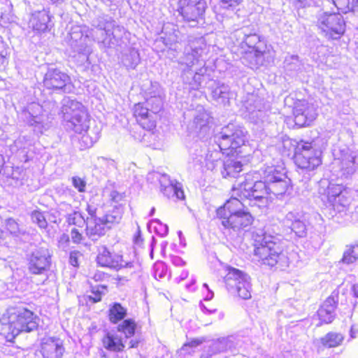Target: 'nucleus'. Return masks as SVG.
Returning a JSON list of instances; mask_svg holds the SVG:
<instances>
[{
  "label": "nucleus",
  "instance_id": "1",
  "mask_svg": "<svg viewBox=\"0 0 358 358\" xmlns=\"http://www.w3.org/2000/svg\"><path fill=\"white\" fill-rule=\"evenodd\" d=\"M231 196L215 211V218L224 229L239 231L251 227L255 217L241 200H248L250 207L266 206L274 194L264 180H255L249 174L244 180L231 187Z\"/></svg>",
  "mask_w": 358,
  "mask_h": 358
},
{
  "label": "nucleus",
  "instance_id": "2",
  "mask_svg": "<svg viewBox=\"0 0 358 358\" xmlns=\"http://www.w3.org/2000/svg\"><path fill=\"white\" fill-rule=\"evenodd\" d=\"M0 334L7 342L14 343L22 332H31L38 327V317L25 307L10 306L0 317Z\"/></svg>",
  "mask_w": 358,
  "mask_h": 358
},
{
  "label": "nucleus",
  "instance_id": "3",
  "mask_svg": "<svg viewBox=\"0 0 358 358\" xmlns=\"http://www.w3.org/2000/svg\"><path fill=\"white\" fill-rule=\"evenodd\" d=\"M86 211L90 216L85 229V235L93 241H97L104 236L113 225L119 224L121 221V215L119 213L114 214L106 213L103 217H97V208L87 204Z\"/></svg>",
  "mask_w": 358,
  "mask_h": 358
},
{
  "label": "nucleus",
  "instance_id": "4",
  "mask_svg": "<svg viewBox=\"0 0 358 358\" xmlns=\"http://www.w3.org/2000/svg\"><path fill=\"white\" fill-rule=\"evenodd\" d=\"M292 159L298 169L313 171L322 164V151L316 148L313 141L301 140L294 147Z\"/></svg>",
  "mask_w": 358,
  "mask_h": 358
},
{
  "label": "nucleus",
  "instance_id": "5",
  "mask_svg": "<svg viewBox=\"0 0 358 358\" xmlns=\"http://www.w3.org/2000/svg\"><path fill=\"white\" fill-rule=\"evenodd\" d=\"M245 134L238 126L228 124L215 136V143L220 152L227 155L234 154L245 144Z\"/></svg>",
  "mask_w": 358,
  "mask_h": 358
},
{
  "label": "nucleus",
  "instance_id": "6",
  "mask_svg": "<svg viewBox=\"0 0 358 358\" xmlns=\"http://www.w3.org/2000/svg\"><path fill=\"white\" fill-rule=\"evenodd\" d=\"M254 255L265 265L274 266L277 263L278 254L275 250V243L272 237L265 234H255L252 235Z\"/></svg>",
  "mask_w": 358,
  "mask_h": 358
},
{
  "label": "nucleus",
  "instance_id": "7",
  "mask_svg": "<svg viewBox=\"0 0 358 358\" xmlns=\"http://www.w3.org/2000/svg\"><path fill=\"white\" fill-rule=\"evenodd\" d=\"M206 0H177V11L187 22L198 23L205 18Z\"/></svg>",
  "mask_w": 358,
  "mask_h": 358
},
{
  "label": "nucleus",
  "instance_id": "8",
  "mask_svg": "<svg viewBox=\"0 0 358 358\" xmlns=\"http://www.w3.org/2000/svg\"><path fill=\"white\" fill-rule=\"evenodd\" d=\"M64 117L72 124L76 131H86L87 110L78 101L71 100L62 106Z\"/></svg>",
  "mask_w": 358,
  "mask_h": 358
},
{
  "label": "nucleus",
  "instance_id": "9",
  "mask_svg": "<svg viewBox=\"0 0 358 358\" xmlns=\"http://www.w3.org/2000/svg\"><path fill=\"white\" fill-rule=\"evenodd\" d=\"M43 85L51 92H65L73 85L70 76L58 68H54L48 69L44 74Z\"/></svg>",
  "mask_w": 358,
  "mask_h": 358
},
{
  "label": "nucleus",
  "instance_id": "10",
  "mask_svg": "<svg viewBox=\"0 0 358 358\" xmlns=\"http://www.w3.org/2000/svg\"><path fill=\"white\" fill-rule=\"evenodd\" d=\"M292 115L297 127L310 126L317 116L312 104L305 99H297L294 102Z\"/></svg>",
  "mask_w": 358,
  "mask_h": 358
},
{
  "label": "nucleus",
  "instance_id": "11",
  "mask_svg": "<svg viewBox=\"0 0 358 358\" xmlns=\"http://www.w3.org/2000/svg\"><path fill=\"white\" fill-rule=\"evenodd\" d=\"M326 194L328 201L335 210L340 212L349 206L350 193L343 185L329 183L327 187Z\"/></svg>",
  "mask_w": 358,
  "mask_h": 358
},
{
  "label": "nucleus",
  "instance_id": "12",
  "mask_svg": "<svg viewBox=\"0 0 358 358\" xmlns=\"http://www.w3.org/2000/svg\"><path fill=\"white\" fill-rule=\"evenodd\" d=\"M266 182L275 194H283L289 189V182L287 180V176L284 169L280 166L272 167L266 173Z\"/></svg>",
  "mask_w": 358,
  "mask_h": 358
},
{
  "label": "nucleus",
  "instance_id": "13",
  "mask_svg": "<svg viewBox=\"0 0 358 358\" xmlns=\"http://www.w3.org/2000/svg\"><path fill=\"white\" fill-rule=\"evenodd\" d=\"M320 27L333 39L340 38L345 30V23L343 16L335 13L324 16L321 20Z\"/></svg>",
  "mask_w": 358,
  "mask_h": 358
},
{
  "label": "nucleus",
  "instance_id": "14",
  "mask_svg": "<svg viewBox=\"0 0 358 358\" xmlns=\"http://www.w3.org/2000/svg\"><path fill=\"white\" fill-rule=\"evenodd\" d=\"M339 291L334 290L331 294L320 305L317 311V317L320 324H329L335 318V310L338 303Z\"/></svg>",
  "mask_w": 358,
  "mask_h": 358
},
{
  "label": "nucleus",
  "instance_id": "15",
  "mask_svg": "<svg viewBox=\"0 0 358 358\" xmlns=\"http://www.w3.org/2000/svg\"><path fill=\"white\" fill-rule=\"evenodd\" d=\"M132 115L136 123L144 130L153 133L157 127V122L144 102L134 104Z\"/></svg>",
  "mask_w": 358,
  "mask_h": 358
},
{
  "label": "nucleus",
  "instance_id": "16",
  "mask_svg": "<svg viewBox=\"0 0 358 358\" xmlns=\"http://www.w3.org/2000/svg\"><path fill=\"white\" fill-rule=\"evenodd\" d=\"M241 48H247V51L250 53H254L256 58L263 57L270 52L266 41L255 33L245 36L241 43Z\"/></svg>",
  "mask_w": 358,
  "mask_h": 358
},
{
  "label": "nucleus",
  "instance_id": "17",
  "mask_svg": "<svg viewBox=\"0 0 358 358\" xmlns=\"http://www.w3.org/2000/svg\"><path fill=\"white\" fill-rule=\"evenodd\" d=\"M43 358H62L65 352L63 341L56 337L44 338L39 350Z\"/></svg>",
  "mask_w": 358,
  "mask_h": 358
},
{
  "label": "nucleus",
  "instance_id": "18",
  "mask_svg": "<svg viewBox=\"0 0 358 358\" xmlns=\"http://www.w3.org/2000/svg\"><path fill=\"white\" fill-rule=\"evenodd\" d=\"M51 19L52 15L48 10L36 11L30 19L32 29L37 34L49 31L51 29Z\"/></svg>",
  "mask_w": 358,
  "mask_h": 358
},
{
  "label": "nucleus",
  "instance_id": "19",
  "mask_svg": "<svg viewBox=\"0 0 358 358\" xmlns=\"http://www.w3.org/2000/svg\"><path fill=\"white\" fill-rule=\"evenodd\" d=\"M248 277L243 274L241 270H230L227 280L235 281L238 296L242 299H248L251 297Z\"/></svg>",
  "mask_w": 358,
  "mask_h": 358
},
{
  "label": "nucleus",
  "instance_id": "20",
  "mask_svg": "<svg viewBox=\"0 0 358 358\" xmlns=\"http://www.w3.org/2000/svg\"><path fill=\"white\" fill-rule=\"evenodd\" d=\"M101 341L103 348L108 352H122L126 348L123 338L111 331H106Z\"/></svg>",
  "mask_w": 358,
  "mask_h": 358
},
{
  "label": "nucleus",
  "instance_id": "21",
  "mask_svg": "<svg viewBox=\"0 0 358 358\" xmlns=\"http://www.w3.org/2000/svg\"><path fill=\"white\" fill-rule=\"evenodd\" d=\"M127 310L120 303L115 302L110 305L108 310V318L111 324H117L125 319Z\"/></svg>",
  "mask_w": 358,
  "mask_h": 358
},
{
  "label": "nucleus",
  "instance_id": "22",
  "mask_svg": "<svg viewBox=\"0 0 358 358\" xmlns=\"http://www.w3.org/2000/svg\"><path fill=\"white\" fill-rule=\"evenodd\" d=\"M243 170V164L232 158L227 159L223 164L222 175L224 178H236Z\"/></svg>",
  "mask_w": 358,
  "mask_h": 358
},
{
  "label": "nucleus",
  "instance_id": "23",
  "mask_svg": "<svg viewBox=\"0 0 358 358\" xmlns=\"http://www.w3.org/2000/svg\"><path fill=\"white\" fill-rule=\"evenodd\" d=\"M110 202L113 206V210L107 213L114 214L117 212L120 213L122 220L124 213V208L127 202L125 194L115 190L112 191L110 194Z\"/></svg>",
  "mask_w": 358,
  "mask_h": 358
},
{
  "label": "nucleus",
  "instance_id": "24",
  "mask_svg": "<svg viewBox=\"0 0 358 358\" xmlns=\"http://www.w3.org/2000/svg\"><path fill=\"white\" fill-rule=\"evenodd\" d=\"M116 329L118 332L122 334L124 338H131L136 334L137 323L133 318L124 319L117 324Z\"/></svg>",
  "mask_w": 358,
  "mask_h": 358
},
{
  "label": "nucleus",
  "instance_id": "25",
  "mask_svg": "<svg viewBox=\"0 0 358 358\" xmlns=\"http://www.w3.org/2000/svg\"><path fill=\"white\" fill-rule=\"evenodd\" d=\"M343 341V336L338 333L329 332L320 339V342L325 348H336L340 345Z\"/></svg>",
  "mask_w": 358,
  "mask_h": 358
},
{
  "label": "nucleus",
  "instance_id": "26",
  "mask_svg": "<svg viewBox=\"0 0 358 358\" xmlns=\"http://www.w3.org/2000/svg\"><path fill=\"white\" fill-rule=\"evenodd\" d=\"M337 10L344 14L354 12L357 6V0H332Z\"/></svg>",
  "mask_w": 358,
  "mask_h": 358
},
{
  "label": "nucleus",
  "instance_id": "27",
  "mask_svg": "<svg viewBox=\"0 0 358 358\" xmlns=\"http://www.w3.org/2000/svg\"><path fill=\"white\" fill-rule=\"evenodd\" d=\"M96 262L98 266L101 267H107L109 268L115 267L113 265L114 260L111 254L106 250L99 253L96 257Z\"/></svg>",
  "mask_w": 358,
  "mask_h": 358
},
{
  "label": "nucleus",
  "instance_id": "28",
  "mask_svg": "<svg viewBox=\"0 0 358 358\" xmlns=\"http://www.w3.org/2000/svg\"><path fill=\"white\" fill-rule=\"evenodd\" d=\"M68 225L76 227H82L85 223V219L81 213L73 211L69 214L66 217Z\"/></svg>",
  "mask_w": 358,
  "mask_h": 358
},
{
  "label": "nucleus",
  "instance_id": "29",
  "mask_svg": "<svg viewBox=\"0 0 358 358\" xmlns=\"http://www.w3.org/2000/svg\"><path fill=\"white\" fill-rule=\"evenodd\" d=\"M355 245H349L348 249L343 252L341 262L345 264H350L358 259V256L355 252Z\"/></svg>",
  "mask_w": 358,
  "mask_h": 358
},
{
  "label": "nucleus",
  "instance_id": "30",
  "mask_svg": "<svg viewBox=\"0 0 358 358\" xmlns=\"http://www.w3.org/2000/svg\"><path fill=\"white\" fill-rule=\"evenodd\" d=\"M31 217L32 222L36 224L41 229H45L48 227V222L44 213L38 210L31 212Z\"/></svg>",
  "mask_w": 358,
  "mask_h": 358
},
{
  "label": "nucleus",
  "instance_id": "31",
  "mask_svg": "<svg viewBox=\"0 0 358 358\" xmlns=\"http://www.w3.org/2000/svg\"><path fill=\"white\" fill-rule=\"evenodd\" d=\"M4 229L10 234L16 235L20 232L18 223L13 218H8L5 221Z\"/></svg>",
  "mask_w": 358,
  "mask_h": 358
},
{
  "label": "nucleus",
  "instance_id": "32",
  "mask_svg": "<svg viewBox=\"0 0 358 358\" xmlns=\"http://www.w3.org/2000/svg\"><path fill=\"white\" fill-rule=\"evenodd\" d=\"M8 63V48L6 45L0 40V67H5Z\"/></svg>",
  "mask_w": 358,
  "mask_h": 358
},
{
  "label": "nucleus",
  "instance_id": "33",
  "mask_svg": "<svg viewBox=\"0 0 358 358\" xmlns=\"http://www.w3.org/2000/svg\"><path fill=\"white\" fill-rule=\"evenodd\" d=\"M71 240L73 243L79 245L84 241V236L77 227H73L71 230Z\"/></svg>",
  "mask_w": 358,
  "mask_h": 358
},
{
  "label": "nucleus",
  "instance_id": "34",
  "mask_svg": "<svg viewBox=\"0 0 358 358\" xmlns=\"http://www.w3.org/2000/svg\"><path fill=\"white\" fill-rule=\"evenodd\" d=\"M82 254L78 250H73L69 254V264L73 267L80 266Z\"/></svg>",
  "mask_w": 358,
  "mask_h": 358
},
{
  "label": "nucleus",
  "instance_id": "35",
  "mask_svg": "<svg viewBox=\"0 0 358 358\" xmlns=\"http://www.w3.org/2000/svg\"><path fill=\"white\" fill-rule=\"evenodd\" d=\"M73 187L77 189L79 192H85L86 188V182L80 177L73 176L71 178Z\"/></svg>",
  "mask_w": 358,
  "mask_h": 358
},
{
  "label": "nucleus",
  "instance_id": "36",
  "mask_svg": "<svg viewBox=\"0 0 358 358\" xmlns=\"http://www.w3.org/2000/svg\"><path fill=\"white\" fill-rule=\"evenodd\" d=\"M243 0H219L220 4L225 9H234L241 4Z\"/></svg>",
  "mask_w": 358,
  "mask_h": 358
},
{
  "label": "nucleus",
  "instance_id": "37",
  "mask_svg": "<svg viewBox=\"0 0 358 358\" xmlns=\"http://www.w3.org/2000/svg\"><path fill=\"white\" fill-rule=\"evenodd\" d=\"M204 342L203 338H194L191 341L186 342L183 344L182 348L183 350L186 349L187 348H196L201 344H202Z\"/></svg>",
  "mask_w": 358,
  "mask_h": 358
},
{
  "label": "nucleus",
  "instance_id": "38",
  "mask_svg": "<svg viewBox=\"0 0 358 358\" xmlns=\"http://www.w3.org/2000/svg\"><path fill=\"white\" fill-rule=\"evenodd\" d=\"M70 243V237L66 234L63 233L57 240V244L59 247L67 246Z\"/></svg>",
  "mask_w": 358,
  "mask_h": 358
},
{
  "label": "nucleus",
  "instance_id": "39",
  "mask_svg": "<svg viewBox=\"0 0 358 358\" xmlns=\"http://www.w3.org/2000/svg\"><path fill=\"white\" fill-rule=\"evenodd\" d=\"M175 196L180 200L185 199V194L182 189L177 185L172 187Z\"/></svg>",
  "mask_w": 358,
  "mask_h": 358
},
{
  "label": "nucleus",
  "instance_id": "40",
  "mask_svg": "<svg viewBox=\"0 0 358 358\" xmlns=\"http://www.w3.org/2000/svg\"><path fill=\"white\" fill-rule=\"evenodd\" d=\"M134 243L137 246H141L143 242V238L140 230H137L133 237Z\"/></svg>",
  "mask_w": 358,
  "mask_h": 358
},
{
  "label": "nucleus",
  "instance_id": "41",
  "mask_svg": "<svg viewBox=\"0 0 358 358\" xmlns=\"http://www.w3.org/2000/svg\"><path fill=\"white\" fill-rule=\"evenodd\" d=\"M106 278V274L101 271V270H98L94 275L92 277V278L95 281V282H101V281H103L105 280V278Z\"/></svg>",
  "mask_w": 358,
  "mask_h": 358
},
{
  "label": "nucleus",
  "instance_id": "42",
  "mask_svg": "<svg viewBox=\"0 0 358 358\" xmlns=\"http://www.w3.org/2000/svg\"><path fill=\"white\" fill-rule=\"evenodd\" d=\"M5 166H6L5 157L1 153H0V174H1L3 172Z\"/></svg>",
  "mask_w": 358,
  "mask_h": 358
},
{
  "label": "nucleus",
  "instance_id": "43",
  "mask_svg": "<svg viewBox=\"0 0 358 358\" xmlns=\"http://www.w3.org/2000/svg\"><path fill=\"white\" fill-rule=\"evenodd\" d=\"M141 341L138 339L131 340L129 343V348H137L139 346Z\"/></svg>",
  "mask_w": 358,
  "mask_h": 358
},
{
  "label": "nucleus",
  "instance_id": "44",
  "mask_svg": "<svg viewBox=\"0 0 358 358\" xmlns=\"http://www.w3.org/2000/svg\"><path fill=\"white\" fill-rule=\"evenodd\" d=\"M95 296L93 298H91L93 302L96 303L101 300V293L100 292H96L94 293Z\"/></svg>",
  "mask_w": 358,
  "mask_h": 358
},
{
  "label": "nucleus",
  "instance_id": "45",
  "mask_svg": "<svg viewBox=\"0 0 358 358\" xmlns=\"http://www.w3.org/2000/svg\"><path fill=\"white\" fill-rule=\"evenodd\" d=\"M352 290L353 292L354 296L356 298H358V282L352 286Z\"/></svg>",
  "mask_w": 358,
  "mask_h": 358
},
{
  "label": "nucleus",
  "instance_id": "46",
  "mask_svg": "<svg viewBox=\"0 0 358 358\" xmlns=\"http://www.w3.org/2000/svg\"><path fill=\"white\" fill-rule=\"evenodd\" d=\"M213 296V294L211 292L208 293L206 296V299H208Z\"/></svg>",
  "mask_w": 358,
  "mask_h": 358
},
{
  "label": "nucleus",
  "instance_id": "47",
  "mask_svg": "<svg viewBox=\"0 0 358 358\" xmlns=\"http://www.w3.org/2000/svg\"><path fill=\"white\" fill-rule=\"evenodd\" d=\"M2 231L0 229V240L2 238Z\"/></svg>",
  "mask_w": 358,
  "mask_h": 358
},
{
  "label": "nucleus",
  "instance_id": "48",
  "mask_svg": "<svg viewBox=\"0 0 358 358\" xmlns=\"http://www.w3.org/2000/svg\"><path fill=\"white\" fill-rule=\"evenodd\" d=\"M357 3H358V0H357Z\"/></svg>",
  "mask_w": 358,
  "mask_h": 358
}]
</instances>
